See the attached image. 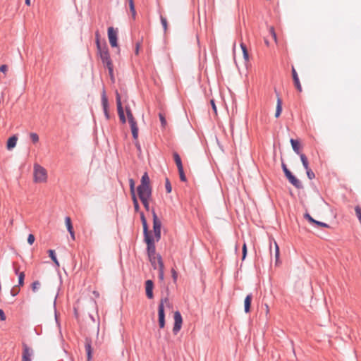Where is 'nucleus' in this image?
<instances>
[{
  "mask_svg": "<svg viewBox=\"0 0 361 361\" xmlns=\"http://www.w3.org/2000/svg\"><path fill=\"white\" fill-rule=\"evenodd\" d=\"M138 197L145 209L149 210V200L152 197V188L150 185V179L147 172H145L141 177L140 184L137 188Z\"/></svg>",
  "mask_w": 361,
  "mask_h": 361,
  "instance_id": "nucleus-1",
  "label": "nucleus"
},
{
  "mask_svg": "<svg viewBox=\"0 0 361 361\" xmlns=\"http://www.w3.org/2000/svg\"><path fill=\"white\" fill-rule=\"evenodd\" d=\"M96 37L97 49L102 63L105 64L106 66L112 64V61L110 58V54L106 43L104 42V44L102 45L99 39L98 33L96 34Z\"/></svg>",
  "mask_w": 361,
  "mask_h": 361,
  "instance_id": "nucleus-2",
  "label": "nucleus"
},
{
  "mask_svg": "<svg viewBox=\"0 0 361 361\" xmlns=\"http://www.w3.org/2000/svg\"><path fill=\"white\" fill-rule=\"evenodd\" d=\"M34 181L35 183H45L47 180V170L38 164H35L33 167Z\"/></svg>",
  "mask_w": 361,
  "mask_h": 361,
  "instance_id": "nucleus-3",
  "label": "nucleus"
},
{
  "mask_svg": "<svg viewBox=\"0 0 361 361\" xmlns=\"http://www.w3.org/2000/svg\"><path fill=\"white\" fill-rule=\"evenodd\" d=\"M152 217H153V231L154 234V238L157 242L159 241L161 239V222L159 219L154 209L152 210Z\"/></svg>",
  "mask_w": 361,
  "mask_h": 361,
  "instance_id": "nucleus-4",
  "label": "nucleus"
},
{
  "mask_svg": "<svg viewBox=\"0 0 361 361\" xmlns=\"http://www.w3.org/2000/svg\"><path fill=\"white\" fill-rule=\"evenodd\" d=\"M155 238L152 236L145 237L144 241L147 245V255H156Z\"/></svg>",
  "mask_w": 361,
  "mask_h": 361,
  "instance_id": "nucleus-5",
  "label": "nucleus"
},
{
  "mask_svg": "<svg viewBox=\"0 0 361 361\" xmlns=\"http://www.w3.org/2000/svg\"><path fill=\"white\" fill-rule=\"evenodd\" d=\"M108 37L110 45L112 47H118V30L114 29L113 27L108 28Z\"/></svg>",
  "mask_w": 361,
  "mask_h": 361,
  "instance_id": "nucleus-6",
  "label": "nucleus"
},
{
  "mask_svg": "<svg viewBox=\"0 0 361 361\" xmlns=\"http://www.w3.org/2000/svg\"><path fill=\"white\" fill-rule=\"evenodd\" d=\"M173 317H174V325H173V332L174 334H177V333L179 332V331L181 329L182 324H183V319H182L181 314L180 313L179 311H176L174 312Z\"/></svg>",
  "mask_w": 361,
  "mask_h": 361,
  "instance_id": "nucleus-7",
  "label": "nucleus"
},
{
  "mask_svg": "<svg viewBox=\"0 0 361 361\" xmlns=\"http://www.w3.org/2000/svg\"><path fill=\"white\" fill-rule=\"evenodd\" d=\"M116 100L120 121L122 123H125L126 122V118L122 106L121 96L118 92L116 93Z\"/></svg>",
  "mask_w": 361,
  "mask_h": 361,
  "instance_id": "nucleus-8",
  "label": "nucleus"
},
{
  "mask_svg": "<svg viewBox=\"0 0 361 361\" xmlns=\"http://www.w3.org/2000/svg\"><path fill=\"white\" fill-rule=\"evenodd\" d=\"M102 105L104 111L105 118L109 120L110 118V114L109 113V102L108 99L106 96V92L104 90L102 94Z\"/></svg>",
  "mask_w": 361,
  "mask_h": 361,
  "instance_id": "nucleus-9",
  "label": "nucleus"
},
{
  "mask_svg": "<svg viewBox=\"0 0 361 361\" xmlns=\"http://www.w3.org/2000/svg\"><path fill=\"white\" fill-rule=\"evenodd\" d=\"M126 111L129 124L130 126L131 131L138 128L137 126V122L133 117V115L132 114L130 109L129 107H126Z\"/></svg>",
  "mask_w": 361,
  "mask_h": 361,
  "instance_id": "nucleus-10",
  "label": "nucleus"
},
{
  "mask_svg": "<svg viewBox=\"0 0 361 361\" xmlns=\"http://www.w3.org/2000/svg\"><path fill=\"white\" fill-rule=\"evenodd\" d=\"M23 348L22 361H31L33 350L25 343L23 345Z\"/></svg>",
  "mask_w": 361,
  "mask_h": 361,
  "instance_id": "nucleus-11",
  "label": "nucleus"
},
{
  "mask_svg": "<svg viewBox=\"0 0 361 361\" xmlns=\"http://www.w3.org/2000/svg\"><path fill=\"white\" fill-rule=\"evenodd\" d=\"M140 220L142 221V228H143V235L145 237L152 236V234L149 230L148 224L145 218V216L142 212H140Z\"/></svg>",
  "mask_w": 361,
  "mask_h": 361,
  "instance_id": "nucleus-12",
  "label": "nucleus"
},
{
  "mask_svg": "<svg viewBox=\"0 0 361 361\" xmlns=\"http://www.w3.org/2000/svg\"><path fill=\"white\" fill-rule=\"evenodd\" d=\"M140 220L142 221V228H143V235L145 237L152 236V234L149 230L148 224L145 218V216L142 212H140Z\"/></svg>",
  "mask_w": 361,
  "mask_h": 361,
  "instance_id": "nucleus-13",
  "label": "nucleus"
},
{
  "mask_svg": "<svg viewBox=\"0 0 361 361\" xmlns=\"http://www.w3.org/2000/svg\"><path fill=\"white\" fill-rule=\"evenodd\" d=\"M140 220L142 221V228H143V235L145 237L152 236V234L149 230L148 224L145 218V216L142 212H140Z\"/></svg>",
  "mask_w": 361,
  "mask_h": 361,
  "instance_id": "nucleus-14",
  "label": "nucleus"
},
{
  "mask_svg": "<svg viewBox=\"0 0 361 361\" xmlns=\"http://www.w3.org/2000/svg\"><path fill=\"white\" fill-rule=\"evenodd\" d=\"M159 326L161 329L165 326V312L163 305H159L158 307Z\"/></svg>",
  "mask_w": 361,
  "mask_h": 361,
  "instance_id": "nucleus-15",
  "label": "nucleus"
},
{
  "mask_svg": "<svg viewBox=\"0 0 361 361\" xmlns=\"http://www.w3.org/2000/svg\"><path fill=\"white\" fill-rule=\"evenodd\" d=\"M154 283L152 280H147L145 281V292L146 295L149 299H152L154 297L153 293Z\"/></svg>",
  "mask_w": 361,
  "mask_h": 361,
  "instance_id": "nucleus-16",
  "label": "nucleus"
},
{
  "mask_svg": "<svg viewBox=\"0 0 361 361\" xmlns=\"http://www.w3.org/2000/svg\"><path fill=\"white\" fill-rule=\"evenodd\" d=\"M85 348L87 353V361H91L92 358V341L90 339L86 338Z\"/></svg>",
  "mask_w": 361,
  "mask_h": 361,
  "instance_id": "nucleus-17",
  "label": "nucleus"
},
{
  "mask_svg": "<svg viewBox=\"0 0 361 361\" xmlns=\"http://www.w3.org/2000/svg\"><path fill=\"white\" fill-rule=\"evenodd\" d=\"M18 141V136L13 135L8 138L6 142V148L8 150L13 149L16 146Z\"/></svg>",
  "mask_w": 361,
  "mask_h": 361,
  "instance_id": "nucleus-18",
  "label": "nucleus"
},
{
  "mask_svg": "<svg viewBox=\"0 0 361 361\" xmlns=\"http://www.w3.org/2000/svg\"><path fill=\"white\" fill-rule=\"evenodd\" d=\"M292 75H293V82H294V84H295V86L296 89L299 92H301L302 91V87H301V85H300V80H299V78H298V73H297L295 69L294 68V67H292Z\"/></svg>",
  "mask_w": 361,
  "mask_h": 361,
  "instance_id": "nucleus-19",
  "label": "nucleus"
},
{
  "mask_svg": "<svg viewBox=\"0 0 361 361\" xmlns=\"http://www.w3.org/2000/svg\"><path fill=\"white\" fill-rule=\"evenodd\" d=\"M158 264H159V279L160 281H164V262H163V260H162V258H161V256H159L158 257Z\"/></svg>",
  "mask_w": 361,
  "mask_h": 361,
  "instance_id": "nucleus-20",
  "label": "nucleus"
},
{
  "mask_svg": "<svg viewBox=\"0 0 361 361\" xmlns=\"http://www.w3.org/2000/svg\"><path fill=\"white\" fill-rule=\"evenodd\" d=\"M65 223H66V225L67 227V230H68V233H70L71 238L73 240H75V233L73 231L71 218L68 216H66L65 219Z\"/></svg>",
  "mask_w": 361,
  "mask_h": 361,
  "instance_id": "nucleus-21",
  "label": "nucleus"
},
{
  "mask_svg": "<svg viewBox=\"0 0 361 361\" xmlns=\"http://www.w3.org/2000/svg\"><path fill=\"white\" fill-rule=\"evenodd\" d=\"M252 300V295L248 294L244 300V310L245 313H248L250 311L251 302Z\"/></svg>",
  "mask_w": 361,
  "mask_h": 361,
  "instance_id": "nucleus-22",
  "label": "nucleus"
},
{
  "mask_svg": "<svg viewBox=\"0 0 361 361\" xmlns=\"http://www.w3.org/2000/svg\"><path fill=\"white\" fill-rule=\"evenodd\" d=\"M290 183H291L297 189H302L303 185L302 182L298 179L294 175L288 179Z\"/></svg>",
  "mask_w": 361,
  "mask_h": 361,
  "instance_id": "nucleus-23",
  "label": "nucleus"
},
{
  "mask_svg": "<svg viewBox=\"0 0 361 361\" xmlns=\"http://www.w3.org/2000/svg\"><path fill=\"white\" fill-rule=\"evenodd\" d=\"M290 142L291 144L293 150L295 152V154L300 156L302 153L300 151V142L298 140H295L291 138L290 140Z\"/></svg>",
  "mask_w": 361,
  "mask_h": 361,
  "instance_id": "nucleus-24",
  "label": "nucleus"
},
{
  "mask_svg": "<svg viewBox=\"0 0 361 361\" xmlns=\"http://www.w3.org/2000/svg\"><path fill=\"white\" fill-rule=\"evenodd\" d=\"M159 256H161V255L158 254L156 255L148 256L149 260L154 269H159V264H158V257Z\"/></svg>",
  "mask_w": 361,
  "mask_h": 361,
  "instance_id": "nucleus-25",
  "label": "nucleus"
},
{
  "mask_svg": "<svg viewBox=\"0 0 361 361\" xmlns=\"http://www.w3.org/2000/svg\"><path fill=\"white\" fill-rule=\"evenodd\" d=\"M281 111H282V100L281 99V98L278 97L276 109V112H275V117L279 118L281 114Z\"/></svg>",
  "mask_w": 361,
  "mask_h": 361,
  "instance_id": "nucleus-26",
  "label": "nucleus"
},
{
  "mask_svg": "<svg viewBox=\"0 0 361 361\" xmlns=\"http://www.w3.org/2000/svg\"><path fill=\"white\" fill-rule=\"evenodd\" d=\"M49 256L54 263L56 267H59L60 266L59 262L56 258L55 251L54 250H48Z\"/></svg>",
  "mask_w": 361,
  "mask_h": 361,
  "instance_id": "nucleus-27",
  "label": "nucleus"
},
{
  "mask_svg": "<svg viewBox=\"0 0 361 361\" xmlns=\"http://www.w3.org/2000/svg\"><path fill=\"white\" fill-rule=\"evenodd\" d=\"M173 157L178 169L183 168V164L180 155L177 152L173 153Z\"/></svg>",
  "mask_w": 361,
  "mask_h": 361,
  "instance_id": "nucleus-28",
  "label": "nucleus"
},
{
  "mask_svg": "<svg viewBox=\"0 0 361 361\" xmlns=\"http://www.w3.org/2000/svg\"><path fill=\"white\" fill-rule=\"evenodd\" d=\"M126 2L128 3L130 11L132 13V16L133 18H135L136 16V11L135 8V4L133 0H126Z\"/></svg>",
  "mask_w": 361,
  "mask_h": 361,
  "instance_id": "nucleus-29",
  "label": "nucleus"
},
{
  "mask_svg": "<svg viewBox=\"0 0 361 361\" xmlns=\"http://www.w3.org/2000/svg\"><path fill=\"white\" fill-rule=\"evenodd\" d=\"M300 160L302 161V166H303L304 169L305 170L310 169L309 168V162H308L307 158L305 156V154H300Z\"/></svg>",
  "mask_w": 361,
  "mask_h": 361,
  "instance_id": "nucleus-30",
  "label": "nucleus"
},
{
  "mask_svg": "<svg viewBox=\"0 0 361 361\" xmlns=\"http://www.w3.org/2000/svg\"><path fill=\"white\" fill-rule=\"evenodd\" d=\"M240 47H241V49L243 51L244 59L245 61H248L249 60V54H248L246 45L244 43H241Z\"/></svg>",
  "mask_w": 361,
  "mask_h": 361,
  "instance_id": "nucleus-31",
  "label": "nucleus"
},
{
  "mask_svg": "<svg viewBox=\"0 0 361 361\" xmlns=\"http://www.w3.org/2000/svg\"><path fill=\"white\" fill-rule=\"evenodd\" d=\"M132 200H133V206H134L135 211L136 212H138L140 211V205H139L138 200L137 199L136 195H132Z\"/></svg>",
  "mask_w": 361,
  "mask_h": 361,
  "instance_id": "nucleus-32",
  "label": "nucleus"
},
{
  "mask_svg": "<svg viewBox=\"0 0 361 361\" xmlns=\"http://www.w3.org/2000/svg\"><path fill=\"white\" fill-rule=\"evenodd\" d=\"M18 283L17 286H23L24 285V279H25V273L23 271L20 272L18 274Z\"/></svg>",
  "mask_w": 361,
  "mask_h": 361,
  "instance_id": "nucleus-33",
  "label": "nucleus"
},
{
  "mask_svg": "<svg viewBox=\"0 0 361 361\" xmlns=\"http://www.w3.org/2000/svg\"><path fill=\"white\" fill-rule=\"evenodd\" d=\"M129 187L131 195H135V181L133 178L129 179Z\"/></svg>",
  "mask_w": 361,
  "mask_h": 361,
  "instance_id": "nucleus-34",
  "label": "nucleus"
},
{
  "mask_svg": "<svg viewBox=\"0 0 361 361\" xmlns=\"http://www.w3.org/2000/svg\"><path fill=\"white\" fill-rule=\"evenodd\" d=\"M178 170L180 180L183 182H185L187 180V178L184 173L183 167L178 169Z\"/></svg>",
  "mask_w": 361,
  "mask_h": 361,
  "instance_id": "nucleus-35",
  "label": "nucleus"
},
{
  "mask_svg": "<svg viewBox=\"0 0 361 361\" xmlns=\"http://www.w3.org/2000/svg\"><path fill=\"white\" fill-rule=\"evenodd\" d=\"M109 71V75H110V78L111 79L112 81L114 80V66H113V63L111 64V65H109V66H106Z\"/></svg>",
  "mask_w": 361,
  "mask_h": 361,
  "instance_id": "nucleus-36",
  "label": "nucleus"
},
{
  "mask_svg": "<svg viewBox=\"0 0 361 361\" xmlns=\"http://www.w3.org/2000/svg\"><path fill=\"white\" fill-rule=\"evenodd\" d=\"M30 137L33 143H37L39 141V136L35 133H31L30 134Z\"/></svg>",
  "mask_w": 361,
  "mask_h": 361,
  "instance_id": "nucleus-37",
  "label": "nucleus"
},
{
  "mask_svg": "<svg viewBox=\"0 0 361 361\" xmlns=\"http://www.w3.org/2000/svg\"><path fill=\"white\" fill-rule=\"evenodd\" d=\"M40 282L39 281H35L32 283V290L33 292L37 291V290L40 287Z\"/></svg>",
  "mask_w": 361,
  "mask_h": 361,
  "instance_id": "nucleus-38",
  "label": "nucleus"
},
{
  "mask_svg": "<svg viewBox=\"0 0 361 361\" xmlns=\"http://www.w3.org/2000/svg\"><path fill=\"white\" fill-rule=\"evenodd\" d=\"M165 188H166V192L167 193H170L172 190V187H171V183L169 180V178H166V181H165Z\"/></svg>",
  "mask_w": 361,
  "mask_h": 361,
  "instance_id": "nucleus-39",
  "label": "nucleus"
},
{
  "mask_svg": "<svg viewBox=\"0 0 361 361\" xmlns=\"http://www.w3.org/2000/svg\"><path fill=\"white\" fill-rule=\"evenodd\" d=\"M159 120H160L161 126L163 128H165V126H166V120L164 116L161 113H159Z\"/></svg>",
  "mask_w": 361,
  "mask_h": 361,
  "instance_id": "nucleus-40",
  "label": "nucleus"
},
{
  "mask_svg": "<svg viewBox=\"0 0 361 361\" xmlns=\"http://www.w3.org/2000/svg\"><path fill=\"white\" fill-rule=\"evenodd\" d=\"M304 218L307 219L309 221V223H310L312 225L315 222V219H313L309 213H305L304 214Z\"/></svg>",
  "mask_w": 361,
  "mask_h": 361,
  "instance_id": "nucleus-41",
  "label": "nucleus"
},
{
  "mask_svg": "<svg viewBox=\"0 0 361 361\" xmlns=\"http://www.w3.org/2000/svg\"><path fill=\"white\" fill-rule=\"evenodd\" d=\"M305 171L307 176L310 180H312L313 178H315L314 173L310 169H306Z\"/></svg>",
  "mask_w": 361,
  "mask_h": 361,
  "instance_id": "nucleus-42",
  "label": "nucleus"
},
{
  "mask_svg": "<svg viewBox=\"0 0 361 361\" xmlns=\"http://www.w3.org/2000/svg\"><path fill=\"white\" fill-rule=\"evenodd\" d=\"M18 286H15L14 287H13L11 290V295L13 296V297H15L16 296L18 293H19V289L18 288Z\"/></svg>",
  "mask_w": 361,
  "mask_h": 361,
  "instance_id": "nucleus-43",
  "label": "nucleus"
},
{
  "mask_svg": "<svg viewBox=\"0 0 361 361\" xmlns=\"http://www.w3.org/2000/svg\"><path fill=\"white\" fill-rule=\"evenodd\" d=\"M355 211L356 213V216L361 224V208L359 206H356L355 208Z\"/></svg>",
  "mask_w": 361,
  "mask_h": 361,
  "instance_id": "nucleus-44",
  "label": "nucleus"
},
{
  "mask_svg": "<svg viewBox=\"0 0 361 361\" xmlns=\"http://www.w3.org/2000/svg\"><path fill=\"white\" fill-rule=\"evenodd\" d=\"M313 225L321 226V227H324V228H329V226L327 224H326L324 222H322V221H317V220H315V222L314 223Z\"/></svg>",
  "mask_w": 361,
  "mask_h": 361,
  "instance_id": "nucleus-45",
  "label": "nucleus"
},
{
  "mask_svg": "<svg viewBox=\"0 0 361 361\" xmlns=\"http://www.w3.org/2000/svg\"><path fill=\"white\" fill-rule=\"evenodd\" d=\"M275 258H276V264H277V262L279 258V247L276 242H275Z\"/></svg>",
  "mask_w": 361,
  "mask_h": 361,
  "instance_id": "nucleus-46",
  "label": "nucleus"
},
{
  "mask_svg": "<svg viewBox=\"0 0 361 361\" xmlns=\"http://www.w3.org/2000/svg\"><path fill=\"white\" fill-rule=\"evenodd\" d=\"M161 23L163 26L164 30L166 31L167 29V20L163 16H161L160 18Z\"/></svg>",
  "mask_w": 361,
  "mask_h": 361,
  "instance_id": "nucleus-47",
  "label": "nucleus"
},
{
  "mask_svg": "<svg viewBox=\"0 0 361 361\" xmlns=\"http://www.w3.org/2000/svg\"><path fill=\"white\" fill-rule=\"evenodd\" d=\"M242 260H244L246 257V255H247V246H246V244L244 243L243 244V249H242Z\"/></svg>",
  "mask_w": 361,
  "mask_h": 361,
  "instance_id": "nucleus-48",
  "label": "nucleus"
},
{
  "mask_svg": "<svg viewBox=\"0 0 361 361\" xmlns=\"http://www.w3.org/2000/svg\"><path fill=\"white\" fill-rule=\"evenodd\" d=\"M35 238L33 234H29L28 235V237H27V243L30 244V245H32L33 243L35 242Z\"/></svg>",
  "mask_w": 361,
  "mask_h": 361,
  "instance_id": "nucleus-49",
  "label": "nucleus"
},
{
  "mask_svg": "<svg viewBox=\"0 0 361 361\" xmlns=\"http://www.w3.org/2000/svg\"><path fill=\"white\" fill-rule=\"evenodd\" d=\"M132 135L134 140H137L138 137V128L131 131Z\"/></svg>",
  "mask_w": 361,
  "mask_h": 361,
  "instance_id": "nucleus-50",
  "label": "nucleus"
},
{
  "mask_svg": "<svg viewBox=\"0 0 361 361\" xmlns=\"http://www.w3.org/2000/svg\"><path fill=\"white\" fill-rule=\"evenodd\" d=\"M210 104L212 105V109H213L214 112L215 114H216L217 113V109H216V106L215 104L214 100V99L210 100Z\"/></svg>",
  "mask_w": 361,
  "mask_h": 361,
  "instance_id": "nucleus-51",
  "label": "nucleus"
},
{
  "mask_svg": "<svg viewBox=\"0 0 361 361\" xmlns=\"http://www.w3.org/2000/svg\"><path fill=\"white\" fill-rule=\"evenodd\" d=\"M171 273H172L173 279L174 282H176L177 280V277H178L177 272L175 271L174 269H172Z\"/></svg>",
  "mask_w": 361,
  "mask_h": 361,
  "instance_id": "nucleus-52",
  "label": "nucleus"
},
{
  "mask_svg": "<svg viewBox=\"0 0 361 361\" xmlns=\"http://www.w3.org/2000/svg\"><path fill=\"white\" fill-rule=\"evenodd\" d=\"M6 315L3 310L0 309V321H5Z\"/></svg>",
  "mask_w": 361,
  "mask_h": 361,
  "instance_id": "nucleus-53",
  "label": "nucleus"
},
{
  "mask_svg": "<svg viewBox=\"0 0 361 361\" xmlns=\"http://www.w3.org/2000/svg\"><path fill=\"white\" fill-rule=\"evenodd\" d=\"M284 174L288 180L290 179L293 176V174L292 173V172L290 170H288V171H286V173H284Z\"/></svg>",
  "mask_w": 361,
  "mask_h": 361,
  "instance_id": "nucleus-54",
  "label": "nucleus"
},
{
  "mask_svg": "<svg viewBox=\"0 0 361 361\" xmlns=\"http://www.w3.org/2000/svg\"><path fill=\"white\" fill-rule=\"evenodd\" d=\"M284 174L288 180L290 179L293 176V174L292 173V172L290 170H288V171H286V173H284Z\"/></svg>",
  "mask_w": 361,
  "mask_h": 361,
  "instance_id": "nucleus-55",
  "label": "nucleus"
},
{
  "mask_svg": "<svg viewBox=\"0 0 361 361\" xmlns=\"http://www.w3.org/2000/svg\"><path fill=\"white\" fill-rule=\"evenodd\" d=\"M166 302H169V298L168 297H165L164 298H161V300H160V303L159 305H161V304L163 305V306L164 307V303H166Z\"/></svg>",
  "mask_w": 361,
  "mask_h": 361,
  "instance_id": "nucleus-56",
  "label": "nucleus"
},
{
  "mask_svg": "<svg viewBox=\"0 0 361 361\" xmlns=\"http://www.w3.org/2000/svg\"><path fill=\"white\" fill-rule=\"evenodd\" d=\"M13 270H14L15 274L18 276V274L20 272H19V269L16 267V262L13 263Z\"/></svg>",
  "mask_w": 361,
  "mask_h": 361,
  "instance_id": "nucleus-57",
  "label": "nucleus"
},
{
  "mask_svg": "<svg viewBox=\"0 0 361 361\" xmlns=\"http://www.w3.org/2000/svg\"><path fill=\"white\" fill-rule=\"evenodd\" d=\"M270 31L273 32V35H272L273 38L274 39L275 42H276L277 37H276V32L274 31V28L273 27H270Z\"/></svg>",
  "mask_w": 361,
  "mask_h": 361,
  "instance_id": "nucleus-58",
  "label": "nucleus"
},
{
  "mask_svg": "<svg viewBox=\"0 0 361 361\" xmlns=\"http://www.w3.org/2000/svg\"><path fill=\"white\" fill-rule=\"evenodd\" d=\"M8 69V66L6 65H1L0 66V71L5 73Z\"/></svg>",
  "mask_w": 361,
  "mask_h": 361,
  "instance_id": "nucleus-59",
  "label": "nucleus"
},
{
  "mask_svg": "<svg viewBox=\"0 0 361 361\" xmlns=\"http://www.w3.org/2000/svg\"><path fill=\"white\" fill-rule=\"evenodd\" d=\"M281 166H282L283 173H286V171H288L289 170L284 163H282Z\"/></svg>",
  "mask_w": 361,
  "mask_h": 361,
  "instance_id": "nucleus-60",
  "label": "nucleus"
},
{
  "mask_svg": "<svg viewBox=\"0 0 361 361\" xmlns=\"http://www.w3.org/2000/svg\"><path fill=\"white\" fill-rule=\"evenodd\" d=\"M135 145L137 149L139 152H141V146H140V143L137 141V142H135Z\"/></svg>",
  "mask_w": 361,
  "mask_h": 361,
  "instance_id": "nucleus-61",
  "label": "nucleus"
},
{
  "mask_svg": "<svg viewBox=\"0 0 361 361\" xmlns=\"http://www.w3.org/2000/svg\"><path fill=\"white\" fill-rule=\"evenodd\" d=\"M138 50H139V44L137 43L136 44V49H135V54H138Z\"/></svg>",
  "mask_w": 361,
  "mask_h": 361,
  "instance_id": "nucleus-62",
  "label": "nucleus"
},
{
  "mask_svg": "<svg viewBox=\"0 0 361 361\" xmlns=\"http://www.w3.org/2000/svg\"><path fill=\"white\" fill-rule=\"evenodd\" d=\"M264 306H265L266 313L267 314L269 312V306L267 304H265Z\"/></svg>",
  "mask_w": 361,
  "mask_h": 361,
  "instance_id": "nucleus-63",
  "label": "nucleus"
},
{
  "mask_svg": "<svg viewBox=\"0 0 361 361\" xmlns=\"http://www.w3.org/2000/svg\"><path fill=\"white\" fill-rule=\"evenodd\" d=\"M25 4L27 6L30 5V0H25Z\"/></svg>",
  "mask_w": 361,
  "mask_h": 361,
  "instance_id": "nucleus-64",
  "label": "nucleus"
}]
</instances>
